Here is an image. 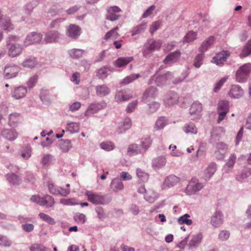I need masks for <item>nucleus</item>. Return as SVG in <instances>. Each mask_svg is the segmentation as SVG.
Listing matches in <instances>:
<instances>
[{"mask_svg": "<svg viewBox=\"0 0 251 251\" xmlns=\"http://www.w3.org/2000/svg\"><path fill=\"white\" fill-rule=\"evenodd\" d=\"M152 144V140L150 136H144L141 139L140 146L142 150L145 152L151 147Z\"/></svg>", "mask_w": 251, "mask_h": 251, "instance_id": "23", "label": "nucleus"}, {"mask_svg": "<svg viewBox=\"0 0 251 251\" xmlns=\"http://www.w3.org/2000/svg\"><path fill=\"white\" fill-rule=\"evenodd\" d=\"M218 111H224L228 112L229 103L226 100H221L219 101L217 107Z\"/></svg>", "mask_w": 251, "mask_h": 251, "instance_id": "39", "label": "nucleus"}, {"mask_svg": "<svg viewBox=\"0 0 251 251\" xmlns=\"http://www.w3.org/2000/svg\"><path fill=\"white\" fill-rule=\"evenodd\" d=\"M179 181V178L175 175H172L168 176L164 180L162 185V188L166 189L175 186Z\"/></svg>", "mask_w": 251, "mask_h": 251, "instance_id": "8", "label": "nucleus"}, {"mask_svg": "<svg viewBox=\"0 0 251 251\" xmlns=\"http://www.w3.org/2000/svg\"><path fill=\"white\" fill-rule=\"evenodd\" d=\"M38 79V76L36 75H34L31 76L27 82V85L29 88H32L36 83L37 82Z\"/></svg>", "mask_w": 251, "mask_h": 251, "instance_id": "62", "label": "nucleus"}, {"mask_svg": "<svg viewBox=\"0 0 251 251\" xmlns=\"http://www.w3.org/2000/svg\"><path fill=\"white\" fill-rule=\"evenodd\" d=\"M133 59V57H120L115 61L114 65L117 67H122L126 66Z\"/></svg>", "mask_w": 251, "mask_h": 251, "instance_id": "24", "label": "nucleus"}, {"mask_svg": "<svg viewBox=\"0 0 251 251\" xmlns=\"http://www.w3.org/2000/svg\"><path fill=\"white\" fill-rule=\"evenodd\" d=\"M190 215L188 214H185L184 215L180 217L177 219V222L179 224H186L187 225H191L192 224V220L189 219Z\"/></svg>", "mask_w": 251, "mask_h": 251, "instance_id": "42", "label": "nucleus"}, {"mask_svg": "<svg viewBox=\"0 0 251 251\" xmlns=\"http://www.w3.org/2000/svg\"><path fill=\"white\" fill-rule=\"evenodd\" d=\"M39 216L41 219H42L43 221L50 223V224H53L54 223V221L53 219L50 217L49 215L43 213H40L39 214Z\"/></svg>", "mask_w": 251, "mask_h": 251, "instance_id": "59", "label": "nucleus"}, {"mask_svg": "<svg viewBox=\"0 0 251 251\" xmlns=\"http://www.w3.org/2000/svg\"><path fill=\"white\" fill-rule=\"evenodd\" d=\"M84 50L80 49H72L69 51L70 56L74 59H78L82 56Z\"/></svg>", "mask_w": 251, "mask_h": 251, "instance_id": "36", "label": "nucleus"}, {"mask_svg": "<svg viewBox=\"0 0 251 251\" xmlns=\"http://www.w3.org/2000/svg\"><path fill=\"white\" fill-rule=\"evenodd\" d=\"M180 55V51L176 50L169 54L164 60L163 62L166 64L175 62L179 58Z\"/></svg>", "mask_w": 251, "mask_h": 251, "instance_id": "17", "label": "nucleus"}, {"mask_svg": "<svg viewBox=\"0 0 251 251\" xmlns=\"http://www.w3.org/2000/svg\"><path fill=\"white\" fill-rule=\"evenodd\" d=\"M0 25L5 30L11 31L14 28L13 25L10 23L9 18L2 15L0 11Z\"/></svg>", "mask_w": 251, "mask_h": 251, "instance_id": "16", "label": "nucleus"}, {"mask_svg": "<svg viewBox=\"0 0 251 251\" xmlns=\"http://www.w3.org/2000/svg\"><path fill=\"white\" fill-rule=\"evenodd\" d=\"M138 177L143 182L147 181L149 179V175L141 169L138 168L136 170Z\"/></svg>", "mask_w": 251, "mask_h": 251, "instance_id": "41", "label": "nucleus"}, {"mask_svg": "<svg viewBox=\"0 0 251 251\" xmlns=\"http://www.w3.org/2000/svg\"><path fill=\"white\" fill-rule=\"evenodd\" d=\"M227 151V147L225 143L221 142L217 144L215 154L219 159H223Z\"/></svg>", "mask_w": 251, "mask_h": 251, "instance_id": "14", "label": "nucleus"}, {"mask_svg": "<svg viewBox=\"0 0 251 251\" xmlns=\"http://www.w3.org/2000/svg\"><path fill=\"white\" fill-rule=\"evenodd\" d=\"M178 101L177 95L175 93H170L167 94L164 100V103L166 106H172Z\"/></svg>", "mask_w": 251, "mask_h": 251, "instance_id": "18", "label": "nucleus"}, {"mask_svg": "<svg viewBox=\"0 0 251 251\" xmlns=\"http://www.w3.org/2000/svg\"><path fill=\"white\" fill-rule=\"evenodd\" d=\"M60 37V34L57 31L51 30L45 34L44 41L48 43L56 42Z\"/></svg>", "mask_w": 251, "mask_h": 251, "instance_id": "15", "label": "nucleus"}, {"mask_svg": "<svg viewBox=\"0 0 251 251\" xmlns=\"http://www.w3.org/2000/svg\"><path fill=\"white\" fill-rule=\"evenodd\" d=\"M197 33L193 31L189 32L184 37L183 42H191L194 41L197 37Z\"/></svg>", "mask_w": 251, "mask_h": 251, "instance_id": "45", "label": "nucleus"}, {"mask_svg": "<svg viewBox=\"0 0 251 251\" xmlns=\"http://www.w3.org/2000/svg\"><path fill=\"white\" fill-rule=\"evenodd\" d=\"M147 26V24H142L135 27L132 31V36L143 33Z\"/></svg>", "mask_w": 251, "mask_h": 251, "instance_id": "40", "label": "nucleus"}, {"mask_svg": "<svg viewBox=\"0 0 251 251\" xmlns=\"http://www.w3.org/2000/svg\"><path fill=\"white\" fill-rule=\"evenodd\" d=\"M229 232L227 230H222L219 235V238L223 241L227 240L229 237Z\"/></svg>", "mask_w": 251, "mask_h": 251, "instance_id": "63", "label": "nucleus"}, {"mask_svg": "<svg viewBox=\"0 0 251 251\" xmlns=\"http://www.w3.org/2000/svg\"><path fill=\"white\" fill-rule=\"evenodd\" d=\"M215 42V37L210 36L206 40L203 41L199 48V50L201 52L206 51L209 48L212 46Z\"/></svg>", "mask_w": 251, "mask_h": 251, "instance_id": "21", "label": "nucleus"}, {"mask_svg": "<svg viewBox=\"0 0 251 251\" xmlns=\"http://www.w3.org/2000/svg\"><path fill=\"white\" fill-rule=\"evenodd\" d=\"M67 129L72 133L77 132L79 130V125L76 123H71L67 125Z\"/></svg>", "mask_w": 251, "mask_h": 251, "instance_id": "53", "label": "nucleus"}, {"mask_svg": "<svg viewBox=\"0 0 251 251\" xmlns=\"http://www.w3.org/2000/svg\"><path fill=\"white\" fill-rule=\"evenodd\" d=\"M118 29L119 27L116 26L107 32L104 37V39L106 41L109 39H112L113 40L117 39L120 36V34L117 32V30Z\"/></svg>", "mask_w": 251, "mask_h": 251, "instance_id": "27", "label": "nucleus"}, {"mask_svg": "<svg viewBox=\"0 0 251 251\" xmlns=\"http://www.w3.org/2000/svg\"><path fill=\"white\" fill-rule=\"evenodd\" d=\"M106 19L111 21H116L121 16V9L117 6H110L107 8Z\"/></svg>", "mask_w": 251, "mask_h": 251, "instance_id": "7", "label": "nucleus"}, {"mask_svg": "<svg viewBox=\"0 0 251 251\" xmlns=\"http://www.w3.org/2000/svg\"><path fill=\"white\" fill-rule=\"evenodd\" d=\"M103 105L101 103H95L91 104L85 112V115L89 116L97 113L99 110L102 109Z\"/></svg>", "mask_w": 251, "mask_h": 251, "instance_id": "22", "label": "nucleus"}, {"mask_svg": "<svg viewBox=\"0 0 251 251\" xmlns=\"http://www.w3.org/2000/svg\"><path fill=\"white\" fill-rule=\"evenodd\" d=\"M246 178L251 179V169H249L243 172L238 173L236 176V179L238 181H242Z\"/></svg>", "mask_w": 251, "mask_h": 251, "instance_id": "34", "label": "nucleus"}, {"mask_svg": "<svg viewBox=\"0 0 251 251\" xmlns=\"http://www.w3.org/2000/svg\"><path fill=\"white\" fill-rule=\"evenodd\" d=\"M97 96L100 97H104L110 92V89L105 84L99 85L96 87Z\"/></svg>", "mask_w": 251, "mask_h": 251, "instance_id": "19", "label": "nucleus"}, {"mask_svg": "<svg viewBox=\"0 0 251 251\" xmlns=\"http://www.w3.org/2000/svg\"><path fill=\"white\" fill-rule=\"evenodd\" d=\"M132 97V95L127 94L126 91L121 90L117 92L115 100L117 102L127 100Z\"/></svg>", "mask_w": 251, "mask_h": 251, "instance_id": "20", "label": "nucleus"}, {"mask_svg": "<svg viewBox=\"0 0 251 251\" xmlns=\"http://www.w3.org/2000/svg\"><path fill=\"white\" fill-rule=\"evenodd\" d=\"M144 152L140 145L136 144L130 145L128 148V152L131 155H136Z\"/></svg>", "mask_w": 251, "mask_h": 251, "instance_id": "29", "label": "nucleus"}, {"mask_svg": "<svg viewBox=\"0 0 251 251\" xmlns=\"http://www.w3.org/2000/svg\"><path fill=\"white\" fill-rule=\"evenodd\" d=\"M30 251H48V249L42 244H34L30 247Z\"/></svg>", "mask_w": 251, "mask_h": 251, "instance_id": "52", "label": "nucleus"}, {"mask_svg": "<svg viewBox=\"0 0 251 251\" xmlns=\"http://www.w3.org/2000/svg\"><path fill=\"white\" fill-rule=\"evenodd\" d=\"M140 77V74H132L122 79L120 82V84L124 85L128 84Z\"/></svg>", "mask_w": 251, "mask_h": 251, "instance_id": "32", "label": "nucleus"}, {"mask_svg": "<svg viewBox=\"0 0 251 251\" xmlns=\"http://www.w3.org/2000/svg\"><path fill=\"white\" fill-rule=\"evenodd\" d=\"M156 95V89L155 87H151L146 90L143 94V98L146 100L149 98H154Z\"/></svg>", "mask_w": 251, "mask_h": 251, "instance_id": "38", "label": "nucleus"}, {"mask_svg": "<svg viewBox=\"0 0 251 251\" xmlns=\"http://www.w3.org/2000/svg\"><path fill=\"white\" fill-rule=\"evenodd\" d=\"M166 121L164 117L159 118L156 122L154 128L155 130H158L165 126Z\"/></svg>", "mask_w": 251, "mask_h": 251, "instance_id": "48", "label": "nucleus"}, {"mask_svg": "<svg viewBox=\"0 0 251 251\" xmlns=\"http://www.w3.org/2000/svg\"><path fill=\"white\" fill-rule=\"evenodd\" d=\"M236 159V157L234 154H231L230 155V156L229 157V158L228 159V161L227 162V163L226 164V165L225 166V168L226 170L228 171L231 168H232V167L233 166V165L235 162Z\"/></svg>", "mask_w": 251, "mask_h": 251, "instance_id": "49", "label": "nucleus"}, {"mask_svg": "<svg viewBox=\"0 0 251 251\" xmlns=\"http://www.w3.org/2000/svg\"><path fill=\"white\" fill-rule=\"evenodd\" d=\"M100 147L105 151H110L114 149V145L111 142H105L101 143L100 144Z\"/></svg>", "mask_w": 251, "mask_h": 251, "instance_id": "54", "label": "nucleus"}, {"mask_svg": "<svg viewBox=\"0 0 251 251\" xmlns=\"http://www.w3.org/2000/svg\"><path fill=\"white\" fill-rule=\"evenodd\" d=\"M184 131L187 133L196 134L197 128L193 124H189L185 126Z\"/></svg>", "mask_w": 251, "mask_h": 251, "instance_id": "47", "label": "nucleus"}, {"mask_svg": "<svg viewBox=\"0 0 251 251\" xmlns=\"http://www.w3.org/2000/svg\"><path fill=\"white\" fill-rule=\"evenodd\" d=\"M166 159L164 157H159L154 160V165L157 167L164 166L166 164Z\"/></svg>", "mask_w": 251, "mask_h": 251, "instance_id": "55", "label": "nucleus"}, {"mask_svg": "<svg viewBox=\"0 0 251 251\" xmlns=\"http://www.w3.org/2000/svg\"><path fill=\"white\" fill-rule=\"evenodd\" d=\"M75 221L78 224H83L86 221V218L84 214L80 213H77L74 216Z\"/></svg>", "mask_w": 251, "mask_h": 251, "instance_id": "51", "label": "nucleus"}, {"mask_svg": "<svg viewBox=\"0 0 251 251\" xmlns=\"http://www.w3.org/2000/svg\"><path fill=\"white\" fill-rule=\"evenodd\" d=\"M19 115L17 113L11 114L9 117V124L12 126L18 122Z\"/></svg>", "mask_w": 251, "mask_h": 251, "instance_id": "56", "label": "nucleus"}, {"mask_svg": "<svg viewBox=\"0 0 251 251\" xmlns=\"http://www.w3.org/2000/svg\"><path fill=\"white\" fill-rule=\"evenodd\" d=\"M162 45V42L159 40H150L144 46L143 55L145 57L150 56L151 53L156 50H159Z\"/></svg>", "mask_w": 251, "mask_h": 251, "instance_id": "3", "label": "nucleus"}, {"mask_svg": "<svg viewBox=\"0 0 251 251\" xmlns=\"http://www.w3.org/2000/svg\"><path fill=\"white\" fill-rule=\"evenodd\" d=\"M85 195L87 197L88 200L93 204H102L104 203V197L97 193L90 191H86Z\"/></svg>", "mask_w": 251, "mask_h": 251, "instance_id": "4", "label": "nucleus"}, {"mask_svg": "<svg viewBox=\"0 0 251 251\" xmlns=\"http://www.w3.org/2000/svg\"><path fill=\"white\" fill-rule=\"evenodd\" d=\"M131 126V120L129 118H126L119 126L120 127V132H122L123 131L129 129Z\"/></svg>", "mask_w": 251, "mask_h": 251, "instance_id": "44", "label": "nucleus"}, {"mask_svg": "<svg viewBox=\"0 0 251 251\" xmlns=\"http://www.w3.org/2000/svg\"><path fill=\"white\" fill-rule=\"evenodd\" d=\"M109 69L107 68L104 67L100 69L97 75L100 78L103 79L105 78L107 75Z\"/></svg>", "mask_w": 251, "mask_h": 251, "instance_id": "60", "label": "nucleus"}, {"mask_svg": "<svg viewBox=\"0 0 251 251\" xmlns=\"http://www.w3.org/2000/svg\"><path fill=\"white\" fill-rule=\"evenodd\" d=\"M203 187L202 183L199 182L196 180L192 179L187 185L185 192L187 194L191 195L201 190Z\"/></svg>", "mask_w": 251, "mask_h": 251, "instance_id": "5", "label": "nucleus"}, {"mask_svg": "<svg viewBox=\"0 0 251 251\" xmlns=\"http://www.w3.org/2000/svg\"><path fill=\"white\" fill-rule=\"evenodd\" d=\"M26 93V89L24 87L16 88L12 93L13 97L16 99H21L24 97Z\"/></svg>", "mask_w": 251, "mask_h": 251, "instance_id": "26", "label": "nucleus"}, {"mask_svg": "<svg viewBox=\"0 0 251 251\" xmlns=\"http://www.w3.org/2000/svg\"><path fill=\"white\" fill-rule=\"evenodd\" d=\"M110 187L113 191H118L124 188V184L120 180L115 178L112 181Z\"/></svg>", "mask_w": 251, "mask_h": 251, "instance_id": "31", "label": "nucleus"}, {"mask_svg": "<svg viewBox=\"0 0 251 251\" xmlns=\"http://www.w3.org/2000/svg\"><path fill=\"white\" fill-rule=\"evenodd\" d=\"M228 78V76L226 75L222 78L218 82H217L214 88V92H217L219 91L223 85V84L227 81Z\"/></svg>", "mask_w": 251, "mask_h": 251, "instance_id": "50", "label": "nucleus"}, {"mask_svg": "<svg viewBox=\"0 0 251 251\" xmlns=\"http://www.w3.org/2000/svg\"><path fill=\"white\" fill-rule=\"evenodd\" d=\"M251 53V40L249 41L244 47L240 54L241 58L245 57Z\"/></svg>", "mask_w": 251, "mask_h": 251, "instance_id": "37", "label": "nucleus"}, {"mask_svg": "<svg viewBox=\"0 0 251 251\" xmlns=\"http://www.w3.org/2000/svg\"><path fill=\"white\" fill-rule=\"evenodd\" d=\"M203 57V54L201 53L196 56L194 60V66L196 68H199L202 64V60Z\"/></svg>", "mask_w": 251, "mask_h": 251, "instance_id": "61", "label": "nucleus"}, {"mask_svg": "<svg viewBox=\"0 0 251 251\" xmlns=\"http://www.w3.org/2000/svg\"><path fill=\"white\" fill-rule=\"evenodd\" d=\"M17 40V37L12 36L9 37L7 41L8 54L10 57H16L20 55L23 51L22 46L20 44L16 43Z\"/></svg>", "mask_w": 251, "mask_h": 251, "instance_id": "1", "label": "nucleus"}, {"mask_svg": "<svg viewBox=\"0 0 251 251\" xmlns=\"http://www.w3.org/2000/svg\"><path fill=\"white\" fill-rule=\"evenodd\" d=\"M216 171L215 164H210L204 171V179H209Z\"/></svg>", "mask_w": 251, "mask_h": 251, "instance_id": "25", "label": "nucleus"}, {"mask_svg": "<svg viewBox=\"0 0 251 251\" xmlns=\"http://www.w3.org/2000/svg\"><path fill=\"white\" fill-rule=\"evenodd\" d=\"M42 39V35L39 33L33 32L28 34L24 41L25 46H29L36 43H40Z\"/></svg>", "mask_w": 251, "mask_h": 251, "instance_id": "6", "label": "nucleus"}, {"mask_svg": "<svg viewBox=\"0 0 251 251\" xmlns=\"http://www.w3.org/2000/svg\"><path fill=\"white\" fill-rule=\"evenodd\" d=\"M54 203V199L50 196L46 195L42 197V202L40 203V205L46 206L47 207H50L53 206Z\"/></svg>", "mask_w": 251, "mask_h": 251, "instance_id": "30", "label": "nucleus"}, {"mask_svg": "<svg viewBox=\"0 0 251 251\" xmlns=\"http://www.w3.org/2000/svg\"><path fill=\"white\" fill-rule=\"evenodd\" d=\"M7 179L13 184H18L20 182V179L18 176L14 174L7 175Z\"/></svg>", "mask_w": 251, "mask_h": 251, "instance_id": "46", "label": "nucleus"}, {"mask_svg": "<svg viewBox=\"0 0 251 251\" xmlns=\"http://www.w3.org/2000/svg\"><path fill=\"white\" fill-rule=\"evenodd\" d=\"M59 147L63 152H66L72 148L71 143L68 140L61 141L59 143Z\"/></svg>", "mask_w": 251, "mask_h": 251, "instance_id": "35", "label": "nucleus"}, {"mask_svg": "<svg viewBox=\"0 0 251 251\" xmlns=\"http://www.w3.org/2000/svg\"><path fill=\"white\" fill-rule=\"evenodd\" d=\"M229 53L227 51H221L214 56L212 62L215 63L217 65H223L226 61L227 57L229 56Z\"/></svg>", "mask_w": 251, "mask_h": 251, "instance_id": "10", "label": "nucleus"}, {"mask_svg": "<svg viewBox=\"0 0 251 251\" xmlns=\"http://www.w3.org/2000/svg\"><path fill=\"white\" fill-rule=\"evenodd\" d=\"M20 71V68L15 65H10L5 67L4 74L7 78L16 77Z\"/></svg>", "mask_w": 251, "mask_h": 251, "instance_id": "9", "label": "nucleus"}, {"mask_svg": "<svg viewBox=\"0 0 251 251\" xmlns=\"http://www.w3.org/2000/svg\"><path fill=\"white\" fill-rule=\"evenodd\" d=\"M202 110V105L201 103L199 102H194L190 108V113L191 115H198L201 113Z\"/></svg>", "mask_w": 251, "mask_h": 251, "instance_id": "28", "label": "nucleus"}, {"mask_svg": "<svg viewBox=\"0 0 251 251\" xmlns=\"http://www.w3.org/2000/svg\"><path fill=\"white\" fill-rule=\"evenodd\" d=\"M155 6L154 5H152L149 8H148L143 15H142L143 18H146L149 16L150 15H151L153 12V11L155 9Z\"/></svg>", "mask_w": 251, "mask_h": 251, "instance_id": "64", "label": "nucleus"}, {"mask_svg": "<svg viewBox=\"0 0 251 251\" xmlns=\"http://www.w3.org/2000/svg\"><path fill=\"white\" fill-rule=\"evenodd\" d=\"M243 95V90L241 87L237 85H232L228 93L229 96L231 98L239 99Z\"/></svg>", "mask_w": 251, "mask_h": 251, "instance_id": "13", "label": "nucleus"}, {"mask_svg": "<svg viewBox=\"0 0 251 251\" xmlns=\"http://www.w3.org/2000/svg\"><path fill=\"white\" fill-rule=\"evenodd\" d=\"M211 224L215 227H220L223 223V215L219 211H216L211 217Z\"/></svg>", "mask_w": 251, "mask_h": 251, "instance_id": "12", "label": "nucleus"}, {"mask_svg": "<svg viewBox=\"0 0 251 251\" xmlns=\"http://www.w3.org/2000/svg\"><path fill=\"white\" fill-rule=\"evenodd\" d=\"M161 25V22L157 21L153 22L150 27V32L151 34L156 31L160 27Z\"/></svg>", "mask_w": 251, "mask_h": 251, "instance_id": "57", "label": "nucleus"}, {"mask_svg": "<svg viewBox=\"0 0 251 251\" xmlns=\"http://www.w3.org/2000/svg\"><path fill=\"white\" fill-rule=\"evenodd\" d=\"M251 73V63H246L242 65L236 71L235 79L239 83H243L247 79Z\"/></svg>", "mask_w": 251, "mask_h": 251, "instance_id": "2", "label": "nucleus"}, {"mask_svg": "<svg viewBox=\"0 0 251 251\" xmlns=\"http://www.w3.org/2000/svg\"><path fill=\"white\" fill-rule=\"evenodd\" d=\"M201 235L200 234L194 236L189 243L190 246L191 247H195L201 242Z\"/></svg>", "mask_w": 251, "mask_h": 251, "instance_id": "58", "label": "nucleus"}, {"mask_svg": "<svg viewBox=\"0 0 251 251\" xmlns=\"http://www.w3.org/2000/svg\"><path fill=\"white\" fill-rule=\"evenodd\" d=\"M2 135L8 140L12 141L15 140L17 136V133L13 130L4 129L2 131Z\"/></svg>", "mask_w": 251, "mask_h": 251, "instance_id": "33", "label": "nucleus"}, {"mask_svg": "<svg viewBox=\"0 0 251 251\" xmlns=\"http://www.w3.org/2000/svg\"><path fill=\"white\" fill-rule=\"evenodd\" d=\"M37 62L35 58L30 57L25 60L23 63V66L26 68H33L37 65Z\"/></svg>", "mask_w": 251, "mask_h": 251, "instance_id": "43", "label": "nucleus"}, {"mask_svg": "<svg viewBox=\"0 0 251 251\" xmlns=\"http://www.w3.org/2000/svg\"><path fill=\"white\" fill-rule=\"evenodd\" d=\"M81 28L79 26L71 24L66 29V35L72 38L76 39L80 35Z\"/></svg>", "mask_w": 251, "mask_h": 251, "instance_id": "11", "label": "nucleus"}]
</instances>
